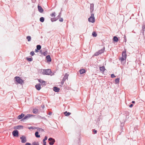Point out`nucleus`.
<instances>
[{
	"label": "nucleus",
	"instance_id": "obj_1",
	"mask_svg": "<svg viewBox=\"0 0 145 145\" xmlns=\"http://www.w3.org/2000/svg\"><path fill=\"white\" fill-rule=\"evenodd\" d=\"M105 50V47H104L103 48L99 50L98 51L96 52L94 54V56H97L103 53L104 52Z\"/></svg>",
	"mask_w": 145,
	"mask_h": 145
},
{
	"label": "nucleus",
	"instance_id": "obj_2",
	"mask_svg": "<svg viewBox=\"0 0 145 145\" xmlns=\"http://www.w3.org/2000/svg\"><path fill=\"white\" fill-rule=\"evenodd\" d=\"M126 51H124L122 54V57L120 59L121 61L125 60L126 58Z\"/></svg>",
	"mask_w": 145,
	"mask_h": 145
},
{
	"label": "nucleus",
	"instance_id": "obj_3",
	"mask_svg": "<svg viewBox=\"0 0 145 145\" xmlns=\"http://www.w3.org/2000/svg\"><path fill=\"white\" fill-rule=\"evenodd\" d=\"M52 72L51 69H48L46 70H43L42 72V74H46L49 75Z\"/></svg>",
	"mask_w": 145,
	"mask_h": 145
},
{
	"label": "nucleus",
	"instance_id": "obj_4",
	"mask_svg": "<svg viewBox=\"0 0 145 145\" xmlns=\"http://www.w3.org/2000/svg\"><path fill=\"white\" fill-rule=\"evenodd\" d=\"M14 79L18 83L20 84H22L23 81L20 77L16 76L15 77Z\"/></svg>",
	"mask_w": 145,
	"mask_h": 145
},
{
	"label": "nucleus",
	"instance_id": "obj_5",
	"mask_svg": "<svg viewBox=\"0 0 145 145\" xmlns=\"http://www.w3.org/2000/svg\"><path fill=\"white\" fill-rule=\"evenodd\" d=\"M33 116V115L31 114H27L21 120V121H24L25 120H28L30 117Z\"/></svg>",
	"mask_w": 145,
	"mask_h": 145
},
{
	"label": "nucleus",
	"instance_id": "obj_6",
	"mask_svg": "<svg viewBox=\"0 0 145 145\" xmlns=\"http://www.w3.org/2000/svg\"><path fill=\"white\" fill-rule=\"evenodd\" d=\"M48 140L49 141V144L50 145H53L55 142V139L52 138H49Z\"/></svg>",
	"mask_w": 145,
	"mask_h": 145
},
{
	"label": "nucleus",
	"instance_id": "obj_7",
	"mask_svg": "<svg viewBox=\"0 0 145 145\" xmlns=\"http://www.w3.org/2000/svg\"><path fill=\"white\" fill-rule=\"evenodd\" d=\"M12 134L14 137H18L19 135V133L18 130H15L13 131Z\"/></svg>",
	"mask_w": 145,
	"mask_h": 145
},
{
	"label": "nucleus",
	"instance_id": "obj_8",
	"mask_svg": "<svg viewBox=\"0 0 145 145\" xmlns=\"http://www.w3.org/2000/svg\"><path fill=\"white\" fill-rule=\"evenodd\" d=\"M20 139L21 140V142L22 143H25L27 141L26 137L24 135H23L22 137H21Z\"/></svg>",
	"mask_w": 145,
	"mask_h": 145
},
{
	"label": "nucleus",
	"instance_id": "obj_9",
	"mask_svg": "<svg viewBox=\"0 0 145 145\" xmlns=\"http://www.w3.org/2000/svg\"><path fill=\"white\" fill-rule=\"evenodd\" d=\"M68 76L69 75L68 74H67V73H66L65 74L62 80V83H63V84L65 81V80L67 79H68Z\"/></svg>",
	"mask_w": 145,
	"mask_h": 145
},
{
	"label": "nucleus",
	"instance_id": "obj_10",
	"mask_svg": "<svg viewBox=\"0 0 145 145\" xmlns=\"http://www.w3.org/2000/svg\"><path fill=\"white\" fill-rule=\"evenodd\" d=\"M90 10L91 13H92L94 10V4L93 3L90 4Z\"/></svg>",
	"mask_w": 145,
	"mask_h": 145
},
{
	"label": "nucleus",
	"instance_id": "obj_11",
	"mask_svg": "<svg viewBox=\"0 0 145 145\" xmlns=\"http://www.w3.org/2000/svg\"><path fill=\"white\" fill-rule=\"evenodd\" d=\"M36 89L38 90H39L41 88V85L40 84H37L35 86Z\"/></svg>",
	"mask_w": 145,
	"mask_h": 145
},
{
	"label": "nucleus",
	"instance_id": "obj_12",
	"mask_svg": "<svg viewBox=\"0 0 145 145\" xmlns=\"http://www.w3.org/2000/svg\"><path fill=\"white\" fill-rule=\"evenodd\" d=\"M38 10L40 13H42L43 11V10L42 7L40 6H38Z\"/></svg>",
	"mask_w": 145,
	"mask_h": 145
},
{
	"label": "nucleus",
	"instance_id": "obj_13",
	"mask_svg": "<svg viewBox=\"0 0 145 145\" xmlns=\"http://www.w3.org/2000/svg\"><path fill=\"white\" fill-rule=\"evenodd\" d=\"M46 58L47 62H50L51 61V59L49 55H48L46 56Z\"/></svg>",
	"mask_w": 145,
	"mask_h": 145
},
{
	"label": "nucleus",
	"instance_id": "obj_14",
	"mask_svg": "<svg viewBox=\"0 0 145 145\" xmlns=\"http://www.w3.org/2000/svg\"><path fill=\"white\" fill-rule=\"evenodd\" d=\"M24 116L25 115L24 114L22 113L18 116L17 118L18 119H22L24 117Z\"/></svg>",
	"mask_w": 145,
	"mask_h": 145
},
{
	"label": "nucleus",
	"instance_id": "obj_15",
	"mask_svg": "<svg viewBox=\"0 0 145 145\" xmlns=\"http://www.w3.org/2000/svg\"><path fill=\"white\" fill-rule=\"evenodd\" d=\"M99 69L101 71L102 73L104 72L105 71V67L104 66L100 67Z\"/></svg>",
	"mask_w": 145,
	"mask_h": 145
},
{
	"label": "nucleus",
	"instance_id": "obj_16",
	"mask_svg": "<svg viewBox=\"0 0 145 145\" xmlns=\"http://www.w3.org/2000/svg\"><path fill=\"white\" fill-rule=\"evenodd\" d=\"M54 91L56 92H58L59 91L60 89L56 87H54L53 88Z\"/></svg>",
	"mask_w": 145,
	"mask_h": 145
},
{
	"label": "nucleus",
	"instance_id": "obj_17",
	"mask_svg": "<svg viewBox=\"0 0 145 145\" xmlns=\"http://www.w3.org/2000/svg\"><path fill=\"white\" fill-rule=\"evenodd\" d=\"M38 81L40 83H42L43 85L44 86L46 85V82L45 81H44L42 80H41L40 79H39L38 80Z\"/></svg>",
	"mask_w": 145,
	"mask_h": 145
},
{
	"label": "nucleus",
	"instance_id": "obj_18",
	"mask_svg": "<svg viewBox=\"0 0 145 145\" xmlns=\"http://www.w3.org/2000/svg\"><path fill=\"white\" fill-rule=\"evenodd\" d=\"M113 40L115 42H117L118 40V39L116 36H114L113 39Z\"/></svg>",
	"mask_w": 145,
	"mask_h": 145
},
{
	"label": "nucleus",
	"instance_id": "obj_19",
	"mask_svg": "<svg viewBox=\"0 0 145 145\" xmlns=\"http://www.w3.org/2000/svg\"><path fill=\"white\" fill-rule=\"evenodd\" d=\"M38 109L36 108H34L33 110V112L34 114H37L38 112Z\"/></svg>",
	"mask_w": 145,
	"mask_h": 145
},
{
	"label": "nucleus",
	"instance_id": "obj_20",
	"mask_svg": "<svg viewBox=\"0 0 145 145\" xmlns=\"http://www.w3.org/2000/svg\"><path fill=\"white\" fill-rule=\"evenodd\" d=\"M79 71L81 74H82L85 72L86 71L85 69H80Z\"/></svg>",
	"mask_w": 145,
	"mask_h": 145
},
{
	"label": "nucleus",
	"instance_id": "obj_21",
	"mask_svg": "<svg viewBox=\"0 0 145 145\" xmlns=\"http://www.w3.org/2000/svg\"><path fill=\"white\" fill-rule=\"evenodd\" d=\"M64 114L65 116H68L71 114V113L69 112H67V111H66L64 112Z\"/></svg>",
	"mask_w": 145,
	"mask_h": 145
},
{
	"label": "nucleus",
	"instance_id": "obj_22",
	"mask_svg": "<svg viewBox=\"0 0 145 145\" xmlns=\"http://www.w3.org/2000/svg\"><path fill=\"white\" fill-rule=\"evenodd\" d=\"M35 137L37 138H39L40 137V135H39V132L38 131H36L35 133Z\"/></svg>",
	"mask_w": 145,
	"mask_h": 145
},
{
	"label": "nucleus",
	"instance_id": "obj_23",
	"mask_svg": "<svg viewBox=\"0 0 145 145\" xmlns=\"http://www.w3.org/2000/svg\"><path fill=\"white\" fill-rule=\"evenodd\" d=\"M93 20L92 19H90V20H89V18L88 19L89 22L92 23H94L95 21V18H93Z\"/></svg>",
	"mask_w": 145,
	"mask_h": 145
},
{
	"label": "nucleus",
	"instance_id": "obj_24",
	"mask_svg": "<svg viewBox=\"0 0 145 145\" xmlns=\"http://www.w3.org/2000/svg\"><path fill=\"white\" fill-rule=\"evenodd\" d=\"M91 16L89 18V20H90V19H92L93 20V18H95L94 17V14L91 13Z\"/></svg>",
	"mask_w": 145,
	"mask_h": 145
},
{
	"label": "nucleus",
	"instance_id": "obj_25",
	"mask_svg": "<svg viewBox=\"0 0 145 145\" xmlns=\"http://www.w3.org/2000/svg\"><path fill=\"white\" fill-rule=\"evenodd\" d=\"M120 79L119 78H118L115 79V82L116 84H118L119 82Z\"/></svg>",
	"mask_w": 145,
	"mask_h": 145
},
{
	"label": "nucleus",
	"instance_id": "obj_26",
	"mask_svg": "<svg viewBox=\"0 0 145 145\" xmlns=\"http://www.w3.org/2000/svg\"><path fill=\"white\" fill-rule=\"evenodd\" d=\"M41 46L40 45H38L37 46V50H39L41 48Z\"/></svg>",
	"mask_w": 145,
	"mask_h": 145
},
{
	"label": "nucleus",
	"instance_id": "obj_27",
	"mask_svg": "<svg viewBox=\"0 0 145 145\" xmlns=\"http://www.w3.org/2000/svg\"><path fill=\"white\" fill-rule=\"evenodd\" d=\"M26 59L29 61H31L33 60V58L32 57H26Z\"/></svg>",
	"mask_w": 145,
	"mask_h": 145
},
{
	"label": "nucleus",
	"instance_id": "obj_28",
	"mask_svg": "<svg viewBox=\"0 0 145 145\" xmlns=\"http://www.w3.org/2000/svg\"><path fill=\"white\" fill-rule=\"evenodd\" d=\"M44 20V19L43 17H41L40 18V22H43Z\"/></svg>",
	"mask_w": 145,
	"mask_h": 145
},
{
	"label": "nucleus",
	"instance_id": "obj_29",
	"mask_svg": "<svg viewBox=\"0 0 145 145\" xmlns=\"http://www.w3.org/2000/svg\"><path fill=\"white\" fill-rule=\"evenodd\" d=\"M26 39H27L28 41H30L31 40V37L29 36H28L27 37Z\"/></svg>",
	"mask_w": 145,
	"mask_h": 145
},
{
	"label": "nucleus",
	"instance_id": "obj_30",
	"mask_svg": "<svg viewBox=\"0 0 145 145\" xmlns=\"http://www.w3.org/2000/svg\"><path fill=\"white\" fill-rule=\"evenodd\" d=\"M23 126L22 125H18L16 126V128L17 129H20V128H23Z\"/></svg>",
	"mask_w": 145,
	"mask_h": 145
},
{
	"label": "nucleus",
	"instance_id": "obj_31",
	"mask_svg": "<svg viewBox=\"0 0 145 145\" xmlns=\"http://www.w3.org/2000/svg\"><path fill=\"white\" fill-rule=\"evenodd\" d=\"M92 35L93 37H95L97 36V34H96L95 32L94 31L92 33Z\"/></svg>",
	"mask_w": 145,
	"mask_h": 145
},
{
	"label": "nucleus",
	"instance_id": "obj_32",
	"mask_svg": "<svg viewBox=\"0 0 145 145\" xmlns=\"http://www.w3.org/2000/svg\"><path fill=\"white\" fill-rule=\"evenodd\" d=\"M32 145H39V143L38 142H35L32 143Z\"/></svg>",
	"mask_w": 145,
	"mask_h": 145
},
{
	"label": "nucleus",
	"instance_id": "obj_33",
	"mask_svg": "<svg viewBox=\"0 0 145 145\" xmlns=\"http://www.w3.org/2000/svg\"><path fill=\"white\" fill-rule=\"evenodd\" d=\"M55 12L53 13L50 14V16L52 17H55Z\"/></svg>",
	"mask_w": 145,
	"mask_h": 145
},
{
	"label": "nucleus",
	"instance_id": "obj_34",
	"mask_svg": "<svg viewBox=\"0 0 145 145\" xmlns=\"http://www.w3.org/2000/svg\"><path fill=\"white\" fill-rule=\"evenodd\" d=\"M28 129H36L35 127H33V126H31L30 127H28Z\"/></svg>",
	"mask_w": 145,
	"mask_h": 145
},
{
	"label": "nucleus",
	"instance_id": "obj_35",
	"mask_svg": "<svg viewBox=\"0 0 145 145\" xmlns=\"http://www.w3.org/2000/svg\"><path fill=\"white\" fill-rule=\"evenodd\" d=\"M51 20L52 22L55 21L57 20L55 18H51Z\"/></svg>",
	"mask_w": 145,
	"mask_h": 145
},
{
	"label": "nucleus",
	"instance_id": "obj_36",
	"mask_svg": "<svg viewBox=\"0 0 145 145\" xmlns=\"http://www.w3.org/2000/svg\"><path fill=\"white\" fill-rule=\"evenodd\" d=\"M144 30L142 29V30H141V32L140 33L141 34L142 33L143 35H144Z\"/></svg>",
	"mask_w": 145,
	"mask_h": 145
},
{
	"label": "nucleus",
	"instance_id": "obj_37",
	"mask_svg": "<svg viewBox=\"0 0 145 145\" xmlns=\"http://www.w3.org/2000/svg\"><path fill=\"white\" fill-rule=\"evenodd\" d=\"M35 54V53L33 51H31L30 53V55H31V56H33Z\"/></svg>",
	"mask_w": 145,
	"mask_h": 145
},
{
	"label": "nucleus",
	"instance_id": "obj_38",
	"mask_svg": "<svg viewBox=\"0 0 145 145\" xmlns=\"http://www.w3.org/2000/svg\"><path fill=\"white\" fill-rule=\"evenodd\" d=\"M37 130L39 131H41L42 132H43L44 131V130L41 128H38V129H37Z\"/></svg>",
	"mask_w": 145,
	"mask_h": 145
},
{
	"label": "nucleus",
	"instance_id": "obj_39",
	"mask_svg": "<svg viewBox=\"0 0 145 145\" xmlns=\"http://www.w3.org/2000/svg\"><path fill=\"white\" fill-rule=\"evenodd\" d=\"M47 51H45V52H43L42 54H43V55L44 56H46L47 54Z\"/></svg>",
	"mask_w": 145,
	"mask_h": 145
},
{
	"label": "nucleus",
	"instance_id": "obj_40",
	"mask_svg": "<svg viewBox=\"0 0 145 145\" xmlns=\"http://www.w3.org/2000/svg\"><path fill=\"white\" fill-rule=\"evenodd\" d=\"M47 139V136H46L43 139V141H45Z\"/></svg>",
	"mask_w": 145,
	"mask_h": 145
},
{
	"label": "nucleus",
	"instance_id": "obj_41",
	"mask_svg": "<svg viewBox=\"0 0 145 145\" xmlns=\"http://www.w3.org/2000/svg\"><path fill=\"white\" fill-rule=\"evenodd\" d=\"M93 132L94 134H96L97 133V131L96 130H95V129H94L93 130Z\"/></svg>",
	"mask_w": 145,
	"mask_h": 145
},
{
	"label": "nucleus",
	"instance_id": "obj_42",
	"mask_svg": "<svg viewBox=\"0 0 145 145\" xmlns=\"http://www.w3.org/2000/svg\"><path fill=\"white\" fill-rule=\"evenodd\" d=\"M111 76L112 78H114L115 77V76L114 74H112L111 75Z\"/></svg>",
	"mask_w": 145,
	"mask_h": 145
},
{
	"label": "nucleus",
	"instance_id": "obj_43",
	"mask_svg": "<svg viewBox=\"0 0 145 145\" xmlns=\"http://www.w3.org/2000/svg\"><path fill=\"white\" fill-rule=\"evenodd\" d=\"M59 21L60 22H62L63 21V19L62 18H61L59 20Z\"/></svg>",
	"mask_w": 145,
	"mask_h": 145
},
{
	"label": "nucleus",
	"instance_id": "obj_44",
	"mask_svg": "<svg viewBox=\"0 0 145 145\" xmlns=\"http://www.w3.org/2000/svg\"><path fill=\"white\" fill-rule=\"evenodd\" d=\"M145 29V24L143 25L142 26V29Z\"/></svg>",
	"mask_w": 145,
	"mask_h": 145
},
{
	"label": "nucleus",
	"instance_id": "obj_45",
	"mask_svg": "<svg viewBox=\"0 0 145 145\" xmlns=\"http://www.w3.org/2000/svg\"><path fill=\"white\" fill-rule=\"evenodd\" d=\"M61 16V12H60L59 13V14L58 16V17H59L60 18V17Z\"/></svg>",
	"mask_w": 145,
	"mask_h": 145
},
{
	"label": "nucleus",
	"instance_id": "obj_46",
	"mask_svg": "<svg viewBox=\"0 0 145 145\" xmlns=\"http://www.w3.org/2000/svg\"><path fill=\"white\" fill-rule=\"evenodd\" d=\"M43 145H46V142L45 141H43Z\"/></svg>",
	"mask_w": 145,
	"mask_h": 145
},
{
	"label": "nucleus",
	"instance_id": "obj_47",
	"mask_svg": "<svg viewBox=\"0 0 145 145\" xmlns=\"http://www.w3.org/2000/svg\"><path fill=\"white\" fill-rule=\"evenodd\" d=\"M133 106V105L132 104H131L129 106L131 108Z\"/></svg>",
	"mask_w": 145,
	"mask_h": 145
},
{
	"label": "nucleus",
	"instance_id": "obj_48",
	"mask_svg": "<svg viewBox=\"0 0 145 145\" xmlns=\"http://www.w3.org/2000/svg\"><path fill=\"white\" fill-rule=\"evenodd\" d=\"M31 1L33 3H35L36 1V0H31Z\"/></svg>",
	"mask_w": 145,
	"mask_h": 145
},
{
	"label": "nucleus",
	"instance_id": "obj_49",
	"mask_svg": "<svg viewBox=\"0 0 145 145\" xmlns=\"http://www.w3.org/2000/svg\"><path fill=\"white\" fill-rule=\"evenodd\" d=\"M25 145H31L30 143L27 142L25 144Z\"/></svg>",
	"mask_w": 145,
	"mask_h": 145
},
{
	"label": "nucleus",
	"instance_id": "obj_50",
	"mask_svg": "<svg viewBox=\"0 0 145 145\" xmlns=\"http://www.w3.org/2000/svg\"><path fill=\"white\" fill-rule=\"evenodd\" d=\"M124 125V123H121V127H122V126H123Z\"/></svg>",
	"mask_w": 145,
	"mask_h": 145
},
{
	"label": "nucleus",
	"instance_id": "obj_51",
	"mask_svg": "<svg viewBox=\"0 0 145 145\" xmlns=\"http://www.w3.org/2000/svg\"><path fill=\"white\" fill-rule=\"evenodd\" d=\"M52 114V112H49L48 113V114H49V115H51Z\"/></svg>",
	"mask_w": 145,
	"mask_h": 145
},
{
	"label": "nucleus",
	"instance_id": "obj_52",
	"mask_svg": "<svg viewBox=\"0 0 145 145\" xmlns=\"http://www.w3.org/2000/svg\"><path fill=\"white\" fill-rule=\"evenodd\" d=\"M38 50H37V49H35V52H38Z\"/></svg>",
	"mask_w": 145,
	"mask_h": 145
},
{
	"label": "nucleus",
	"instance_id": "obj_53",
	"mask_svg": "<svg viewBox=\"0 0 145 145\" xmlns=\"http://www.w3.org/2000/svg\"><path fill=\"white\" fill-rule=\"evenodd\" d=\"M132 103H135V101H133L132 102Z\"/></svg>",
	"mask_w": 145,
	"mask_h": 145
}]
</instances>
